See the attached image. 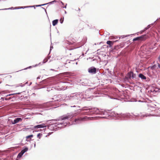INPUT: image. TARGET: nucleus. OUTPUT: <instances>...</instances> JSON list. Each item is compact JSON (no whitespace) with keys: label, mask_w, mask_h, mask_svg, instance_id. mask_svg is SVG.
<instances>
[{"label":"nucleus","mask_w":160,"mask_h":160,"mask_svg":"<svg viewBox=\"0 0 160 160\" xmlns=\"http://www.w3.org/2000/svg\"><path fill=\"white\" fill-rule=\"evenodd\" d=\"M73 116L72 114H69L62 116L59 119L48 121L47 122L51 121L50 123H52L48 126V128L51 130L54 131L64 128L68 124L67 120L71 119Z\"/></svg>","instance_id":"obj_1"},{"label":"nucleus","mask_w":160,"mask_h":160,"mask_svg":"<svg viewBox=\"0 0 160 160\" xmlns=\"http://www.w3.org/2000/svg\"><path fill=\"white\" fill-rule=\"evenodd\" d=\"M80 111H89L85 112V114L88 115L90 112H96L100 114L106 115L108 112L105 111H101L99 110L98 108L94 107H84L80 109Z\"/></svg>","instance_id":"obj_2"},{"label":"nucleus","mask_w":160,"mask_h":160,"mask_svg":"<svg viewBox=\"0 0 160 160\" xmlns=\"http://www.w3.org/2000/svg\"><path fill=\"white\" fill-rule=\"evenodd\" d=\"M65 97V98L66 100H69L75 103H79V101L81 100L79 92L72 93L68 96H63Z\"/></svg>","instance_id":"obj_3"},{"label":"nucleus","mask_w":160,"mask_h":160,"mask_svg":"<svg viewBox=\"0 0 160 160\" xmlns=\"http://www.w3.org/2000/svg\"><path fill=\"white\" fill-rule=\"evenodd\" d=\"M114 116L118 119L120 120H124L125 118H130L132 115L129 113H114Z\"/></svg>","instance_id":"obj_4"},{"label":"nucleus","mask_w":160,"mask_h":160,"mask_svg":"<svg viewBox=\"0 0 160 160\" xmlns=\"http://www.w3.org/2000/svg\"><path fill=\"white\" fill-rule=\"evenodd\" d=\"M80 98L81 99L83 98L87 99L88 100H90L91 99V95L90 94L91 93V91L89 89H88L85 92H79Z\"/></svg>","instance_id":"obj_5"},{"label":"nucleus","mask_w":160,"mask_h":160,"mask_svg":"<svg viewBox=\"0 0 160 160\" xmlns=\"http://www.w3.org/2000/svg\"><path fill=\"white\" fill-rule=\"evenodd\" d=\"M51 102H50L42 104H37L36 105V108L42 109L43 110H47L50 109L49 106L52 105Z\"/></svg>","instance_id":"obj_6"},{"label":"nucleus","mask_w":160,"mask_h":160,"mask_svg":"<svg viewBox=\"0 0 160 160\" xmlns=\"http://www.w3.org/2000/svg\"><path fill=\"white\" fill-rule=\"evenodd\" d=\"M63 96H66L65 95H58L57 96H54L52 99H54L55 101L60 102L62 100L66 99L65 97Z\"/></svg>","instance_id":"obj_7"},{"label":"nucleus","mask_w":160,"mask_h":160,"mask_svg":"<svg viewBox=\"0 0 160 160\" xmlns=\"http://www.w3.org/2000/svg\"><path fill=\"white\" fill-rule=\"evenodd\" d=\"M98 69H97L94 67H92L88 69V72L92 74H95L98 71Z\"/></svg>","instance_id":"obj_8"},{"label":"nucleus","mask_w":160,"mask_h":160,"mask_svg":"<svg viewBox=\"0 0 160 160\" xmlns=\"http://www.w3.org/2000/svg\"><path fill=\"white\" fill-rule=\"evenodd\" d=\"M85 118H76L75 119L74 121L73 122V124H76L81 123L84 120Z\"/></svg>","instance_id":"obj_9"},{"label":"nucleus","mask_w":160,"mask_h":160,"mask_svg":"<svg viewBox=\"0 0 160 160\" xmlns=\"http://www.w3.org/2000/svg\"><path fill=\"white\" fill-rule=\"evenodd\" d=\"M22 119L20 118H17L13 120L11 122L12 124H14L16 123H18L19 121H21Z\"/></svg>","instance_id":"obj_10"},{"label":"nucleus","mask_w":160,"mask_h":160,"mask_svg":"<svg viewBox=\"0 0 160 160\" xmlns=\"http://www.w3.org/2000/svg\"><path fill=\"white\" fill-rule=\"evenodd\" d=\"M134 116H135V118H136L137 119V116H139L141 118H143L144 117H147L148 116H152L151 114H148V113H146V114H138V115H135Z\"/></svg>","instance_id":"obj_11"},{"label":"nucleus","mask_w":160,"mask_h":160,"mask_svg":"<svg viewBox=\"0 0 160 160\" xmlns=\"http://www.w3.org/2000/svg\"><path fill=\"white\" fill-rule=\"evenodd\" d=\"M46 126L44 124L38 125L34 126V128L35 129L38 128H46Z\"/></svg>","instance_id":"obj_12"},{"label":"nucleus","mask_w":160,"mask_h":160,"mask_svg":"<svg viewBox=\"0 0 160 160\" xmlns=\"http://www.w3.org/2000/svg\"><path fill=\"white\" fill-rule=\"evenodd\" d=\"M132 73L133 72L132 71L128 72V73L127 76L125 77V79L128 80L131 79V78H132Z\"/></svg>","instance_id":"obj_13"},{"label":"nucleus","mask_w":160,"mask_h":160,"mask_svg":"<svg viewBox=\"0 0 160 160\" xmlns=\"http://www.w3.org/2000/svg\"><path fill=\"white\" fill-rule=\"evenodd\" d=\"M118 41V40L116 41H108L106 43L107 44L109 45V47H111L112 45H113V43L114 42H116Z\"/></svg>","instance_id":"obj_14"},{"label":"nucleus","mask_w":160,"mask_h":160,"mask_svg":"<svg viewBox=\"0 0 160 160\" xmlns=\"http://www.w3.org/2000/svg\"><path fill=\"white\" fill-rule=\"evenodd\" d=\"M56 0H54L53 1H52V2H50L48 3H46V4H42V5H36V7H40V6H44L45 5H47V4H52V3H53L54 2H56Z\"/></svg>","instance_id":"obj_15"},{"label":"nucleus","mask_w":160,"mask_h":160,"mask_svg":"<svg viewBox=\"0 0 160 160\" xmlns=\"http://www.w3.org/2000/svg\"><path fill=\"white\" fill-rule=\"evenodd\" d=\"M146 37L147 36L146 35H144L139 36V37L140 40H143L146 39Z\"/></svg>","instance_id":"obj_16"},{"label":"nucleus","mask_w":160,"mask_h":160,"mask_svg":"<svg viewBox=\"0 0 160 160\" xmlns=\"http://www.w3.org/2000/svg\"><path fill=\"white\" fill-rule=\"evenodd\" d=\"M23 148H24L21 151V152L22 153H23V154H24V153L27 152L28 151V148L26 147H24Z\"/></svg>","instance_id":"obj_17"},{"label":"nucleus","mask_w":160,"mask_h":160,"mask_svg":"<svg viewBox=\"0 0 160 160\" xmlns=\"http://www.w3.org/2000/svg\"><path fill=\"white\" fill-rule=\"evenodd\" d=\"M37 66H38V65L37 64H36L35 65H33L32 66H29L28 67H27V68H24V69H22L19 70L18 71H17L16 72H19L20 71H21L23 70H27V69H30V68H31L32 67H36Z\"/></svg>","instance_id":"obj_18"},{"label":"nucleus","mask_w":160,"mask_h":160,"mask_svg":"<svg viewBox=\"0 0 160 160\" xmlns=\"http://www.w3.org/2000/svg\"><path fill=\"white\" fill-rule=\"evenodd\" d=\"M138 77L142 79L145 80L146 79V77L142 73L139 74Z\"/></svg>","instance_id":"obj_19"},{"label":"nucleus","mask_w":160,"mask_h":160,"mask_svg":"<svg viewBox=\"0 0 160 160\" xmlns=\"http://www.w3.org/2000/svg\"><path fill=\"white\" fill-rule=\"evenodd\" d=\"M58 19H55L53 20L52 22V24L53 26H55L58 22Z\"/></svg>","instance_id":"obj_20"},{"label":"nucleus","mask_w":160,"mask_h":160,"mask_svg":"<svg viewBox=\"0 0 160 160\" xmlns=\"http://www.w3.org/2000/svg\"><path fill=\"white\" fill-rule=\"evenodd\" d=\"M151 27V25H148L147 27H146L144 29H143V30H142L141 31V33H142V32H144L146 30H147L148 29V28H150Z\"/></svg>","instance_id":"obj_21"},{"label":"nucleus","mask_w":160,"mask_h":160,"mask_svg":"<svg viewBox=\"0 0 160 160\" xmlns=\"http://www.w3.org/2000/svg\"><path fill=\"white\" fill-rule=\"evenodd\" d=\"M132 35V34H130V35H122L120 37H119V39L120 38H122V39L125 37H128V36H129L130 35Z\"/></svg>","instance_id":"obj_22"},{"label":"nucleus","mask_w":160,"mask_h":160,"mask_svg":"<svg viewBox=\"0 0 160 160\" xmlns=\"http://www.w3.org/2000/svg\"><path fill=\"white\" fill-rule=\"evenodd\" d=\"M23 154V153H22L21 152H19L17 157V158L18 159L20 158Z\"/></svg>","instance_id":"obj_23"},{"label":"nucleus","mask_w":160,"mask_h":160,"mask_svg":"<svg viewBox=\"0 0 160 160\" xmlns=\"http://www.w3.org/2000/svg\"><path fill=\"white\" fill-rule=\"evenodd\" d=\"M33 137V135H28V136H27L26 137V138L27 139H29L30 138V140H31V138H32V137Z\"/></svg>","instance_id":"obj_24"},{"label":"nucleus","mask_w":160,"mask_h":160,"mask_svg":"<svg viewBox=\"0 0 160 160\" xmlns=\"http://www.w3.org/2000/svg\"><path fill=\"white\" fill-rule=\"evenodd\" d=\"M139 40H140V39L139 38V37L135 38H133V41H139Z\"/></svg>","instance_id":"obj_25"},{"label":"nucleus","mask_w":160,"mask_h":160,"mask_svg":"<svg viewBox=\"0 0 160 160\" xmlns=\"http://www.w3.org/2000/svg\"><path fill=\"white\" fill-rule=\"evenodd\" d=\"M42 134H41V133H38L37 135V137L39 138V139H40L41 138L42 136Z\"/></svg>","instance_id":"obj_26"},{"label":"nucleus","mask_w":160,"mask_h":160,"mask_svg":"<svg viewBox=\"0 0 160 160\" xmlns=\"http://www.w3.org/2000/svg\"><path fill=\"white\" fill-rule=\"evenodd\" d=\"M21 92H18V93H13V94H9L8 95H7L6 96V97H8V96H10L11 95H14V94H21Z\"/></svg>","instance_id":"obj_27"},{"label":"nucleus","mask_w":160,"mask_h":160,"mask_svg":"<svg viewBox=\"0 0 160 160\" xmlns=\"http://www.w3.org/2000/svg\"><path fill=\"white\" fill-rule=\"evenodd\" d=\"M56 89L55 88H52L51 89V90H52V91H55L56 90ZM47 91H48V92H49L51 91V90L50 89V88H47Z\"/></svg>","instance_id":"obj_28"},{"label":"nucleus","mask_w":160,"mask_h":160,"mask_svg":"<svg viewBox=\"0 0 160 160\" xmlns=\"http://www.w3.org/2000/svg\"><path fill=\"white\" fill-rule=\"evenodd\" d=\"M136 74H134L133 72L132 75V78H136Z\"/></svg>","instance_id":"obj_29"},{"label":"nucleus","mask_w":160,"mask_h":160,"mask_svg":"<svg viewBox=\"0 0 160 160\" xmlns=\"http://www.w3.org/2000/svg\"><path fill=\"white\" fill-rule=\"evenodd\" d=\"M48 61V59L47 58H45L43 60V63H44L47 62Z\"/></svg>","instance_id":"obj_30"},{"label":"nucleus","mask_w":160,"mask_h":160,"mask_svg":"<svg viewBox=\"0 0 160 160\" xmlns=\"http://www.w3.org/2000/svg\"><path fill=\"white\" fill-rule=\"evenodd\" d=\"M34 7V8L35 9V8L34 7V6H25L24 8H32V7Z\"/></svg>","instance_id":"obj_31"},{"label":"nucleus","mask_w":160,"mask_h":160,"mask_svg":"<svg viewBox=\"0 0 160 160\" xmlns=\"http://www.w3.org/2000/svg\"><path fill=\"white\" fill-rule=\"evenodd\" d=\"M64 20V18L63 17V18H61L60 20V22L61 23H62L63 22Z\"/></svg>","instance_id":"obj_32"},{"label":"nucleus","mask_w":160,"mask_h":160,"mask_svg":"<svg viewBox=\"0 0 160 160\" xmlns=\"http://www.w3.org/2000/svg\"><path fill=\"white\" fill-rule=\"evenodd\" d=\"M24 7H18V8H17V7H16L15 8H14V9H21V8H22V9H24V8H24Z\"/></svg>","instance_id":"obj_33"},{"label":"nucleus","mask_w":160,"mask_h":160,"mask_svg":"<svg viewBox=\"0 0 160 160\" xmlns=\"http://www.w3.org/2000/svg\"><path fill=\"white\" fill-rule=\"evenodd\" d=\"M12 8H13V7H12V8H4V9H0V10H4L11 9H12Z\"/></svg>","instance_id":"obj_34"},{"label":"nucleus","mask_w":160,"mask_h":160,"mask_svg":"<svg viewBox=\"0 0 160 160\" xmlns=\"http://www.w3.org/2000/svg\"><path fill=\"white\" fill-rule=\"evenodd\" d=\"M11 98L10 97H9V98H6L5 99L6 100H10Z\"/></svg>","instance_id":"obj_35"},{"label":"nucleus","mask_w":160,"mask_h":160,"mask_svg":"<svg viewBox=\"0 0 160 160\" xmlns=\"http://www.w3.org/2000/svg\"><path fill=\"white\" fill-rule=\"evenodd\" d=\"M67 4H66V5H65V6L62 7V8H66V6H67Z\"/></svg>","instance_id":"obj_36"},{"label":"nucleus","mask_w":160,"mask_h":160,"mask_svg":"<svg viewBox=\"0 0 160 160\" xmlns=\"http://www.w3.org/2000/svg\"><path fill=\"white\" fill-rule=\"evenodd\" d=\"M50 58V56H49L48 55V56H47V58H47V59H48H48H49Z\"/></svg>","instance_id":"obj_37"},{"label":"nucleus","mask_w":160,"mask_h":160,"mask_svg":"<svg viewBox=\"0 0 160 160\" xmlns=\"http://www.w3.org/2000/svg\"><path fill=\"white\" fill-rule=\"evenodd\" d=\"M156 21H155L154 22H153V23H152V24H150L151 26V25H153L154 24V23Z\"/></svg>","instance_id":"obj_38"},{"label":"nucleus","mask_w":160,"mask_h":160,"mask_svg":"<svg viewBox=\"0 0 160 160\" xmlns=\"http://www.w3.org/2000/svg\"><path fill=\"white\" fill-rule=\"evenodd\" d=\"M26 140L27 141H31V140H30V139L29 138V139H27V140Z\"/></svg>","instance_id":"obj_39"},{"label":"nucleus","mask_w":160,"mask_h":160,"mask_svg":"<svg viewBox=\"0 0 160 160\" xmlns=\"http://www.w3.org/2000/svg\"><path fill=\"white\" fill-rule=\"evenodd\" d=\"M60 2L62 4V5H64V3L62 1H61Z\"/></svg>","instance_id":"obj_40"},{"label":"nucleus","mask_w":160,"mask_h":160,"mask_svg":"<svg viewBox=\"0 0 160 160\" xmlns=\"http://www.w3.org/2000/svg\"><path fill=\"white\" fill-rule=\"evenodd\" d=\"M66 62H68V63H70V61L69 60H68L67 61H66Z\"/></svg>","instance_id":"obj_41"},{"label":"nucleus","mask_w":160,"mask_h":160,"mask_svg":"<svg viewBox=\"0 0 160 160\" xmlns=\"http://www.w3.org/2000/svg\"><path fill=\"white\" fill-rule=\"evenodd\" d=\"M42 8L43 9H44V10H45V12H46V13H47V12H46V10L45 9V8H44L43 7H42Z\"/></svg>","instance_id":"obj_42"},{"label":"nucleus","mask_w":160,"mask_h":160,"mask_svg":"<svg viewBox=\"0 0 160 160\" xmlns=\"http://www.w3.org/2000/svg\"><path fill=\"white\" fill-rule=\"evenodd\" d=\"M158 67L159 68H160V64H158Z\"/></svg>","instance_id":"obj_43"},{"label":"nucleus","mask_w":160,"mask_h":160,"mask_svg":"<svg viewBox=\"0 0 160 160\" xmlns=\"http://www.w3.org/2000/svg\"><path fill=\"white\" fill-rule=\"evenodd\" d=\"M52 48H53L52 46H51L50 47V50H51Z\"/></svg>","instance_id":"obj_44"},{"label":"nucleus","mask_w":160,"mask_h":160,"mask_svg":"<svg viewBox=\"0 0 160 160\" xmlns=\"http://www.w3.org/2000/svg\"><path fill=\"white\" fill-rule=\"evenodd\" d=\"M40 78V77L39 76L37 78V79H39Z\"/></svg>","instance_id":"obj_45"},{"label":"nucleus","mask_w":160,"mask_h":160,"mask_svg":"<svg viewBox=\"0 0 160 160\" xmlns=\"http://www.w3.org/2000/svg\"><path fill=\"white\" fill-rule=\"evenodd\" d=\"M51 134V133H50V132H49L48 133V136H49Z\"/></svg>","instance_id":"obj_46"},{"label":"nucleus","mask_w":160,"mask_h":160,"mask_svg":"<svg viewBox=\"0 0 160 160\" xmlns=\"http://www.w3.org/2000/svg\"><path fill=\"white\" fill-rule=\"evenodd\" d=\"M50 70H52V71H55V70L54 69H50Z\"/></svg>","instance_id":"obj_47"},{"label":"nucleus","mask_w":160,"mask_h":160,"mask_svg":"<svg viewBox=\"0 0 160 160\" xmlns=\"http://www.w3.org/2000/svg\"><path fill=\"white\" fill-rule=\"evenodd\" d=\"M36 147V143H35V142L34 144V147L35 148Z\"/></svg>","instance_id":"obj_48"},{"label":"nucleus","mask_w":160,"mask_h":160,"mask_svg":"<svg viewBox=\"0 0 160 160\" xmlns=\"http://www.w3.org/2000/svg\"><path fill=\"white\" fill-rule=\"evenodd\" d=\"M65 13L66 14L67 13V12L66 11H65Z\"/></svg>","instance_id":"obj_49"},{"label":"nucleus","mask_w":160,"mask_h":160,"mask_svg":"<svg viewBox=\"0 0 160 160\" xmlns=\"http://www.w3.org/2000/svg\"><path fill=\"white\" fill-rule=\"evenodd\" d=\"M4 98H2V97L1 98V99H4Z\"/></svg>","instance_id":"obj_50"},{"label":"nucleus","mask_w":160,"mask_h":160,"mask_svg":"<svg viewBox=\"0 0 160 160\" xmlns=\"http://www.w3.org/2000/svg\"><path fill=\"white\" fill-rule=\"evenodd\" d=\"M76 65H77V64H78V62H76Z\"/></svg>","instance_id":"obj_51"},{"label":"nucleus","mask_w":160,"mask_h":160,"mask_svg":"<svg viewBox=\"0 0 160 160\" xmlns=\"http://www.w3.org/2000/svg\"><path fill=\"white\" fill-rule=\"evenodd\" d=\"M118 38V37H117V38Z\"/></svg>","instance_id":"obj_52"},{"label":"nucleus","mask_w":160,"mask_h":160,"mask_svg":"<svg viewBox=\"0 0 160 160\" xmlns=\"http://www.w3.org/2000/svg\"><path fill=\"white\" fill-rule=\"evenodd\" d=\"M45 80H44L43 81V82H44V81H45Z\"/></svg>","instance_id":"obj_53"},{"label":"nucleus","mask_w":160,"mask_h":160,"mask_svg":"<svg viewBox=\"0 0 160 160\" xmlns=\"http://www.w3.org/2000/svg\"><path fill=\"white\" fill-rule=\"evenodd\" d=\"M75 60H76V59H75L74 60V61H75Z\"/></svg>","instance_id":"obj_54"},{"label":"nucleus","mask_w":160,"mask_h":160,"mask_svg":"<svg viewBox=\"0 0 160 160\" xmlns=\"http://www.w3.org/2000/svg\"><path fill=\"white\" fill-rule=\"evenodd\" d=\"M78 10H80V9L79 8H78Z\"/></svg>","instance_id":"obj_55"},{"label":"nucleus","mask_w":160,"mask_h":160,"mask_svg":"<svg viewBox=\"0 0 160 160\" xmlns=\"http://www.w3.org/2000/svg\"><path fill=\"white\" fill-rule=\"evenodd\" d=\"M159 57H160V56H159Z\"/></svg>","instance_id":"obj_56"},{"label":"nucleus","mask_w":160,"mask_h":160,"mask_svg":"<svg viewBox=\"0 0 160 160\" xmlns=\"http://www.w3.org/2000/svg\"><path fill=\"white\" fill-rule=\"evenodd\" d=\"M0 75H1L0 74Z\"/></svg>","instance_id":"obj_57"}]
</instances>
